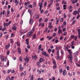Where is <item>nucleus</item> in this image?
Listing matches in <instances>:
<instances>
[{
    "instance_id": "f257e3e1",
    "label": "nucleus",
    "mask_w": 80,
    "mask_h": 80,
    "mask_svg": "<svg viewBox=\"0 0 80 80\" xmlns=\"http://www.w3.org/2000/svg\"><path fill=\"white\" fill-rule=\"evenodd\" d=\"M35 26H33L31 31L28 32L27 37H29V36L32 37V35H33V32H34V31H35Z\"/></svg>"
},
{
    "instance_id": "f03ea898",
    "label": "nucleus",
    "mask_w": 80,
    "mask_h": 80,
    "mask_svg": "<svg viewBox=\"0 0 80 80\" xmlns=\"http://www.w3.org/2000/svg\"><path fill=\"white\" fill-rule=\"evenodd\" d=\"M68 58L69 59V62L71 63H72V60H73V58L72 57V56H68Z\"/></svg>"
},
{
    "instance_id": "7ed1b4c3",
    "label": "nucleus",
    "mask_w": 80,
    "mask_h": 80,
    "mask_svg": "<svg viewBox=\"0 0 80 80\" xmlns=\"http://www.w3.org/2000/svg\"><path fill=\"white\" fill-rule=\"evenodd\" d=\"M5 57H4V56L3 55H0V59H1V62H4V61H5L6 62V60L5 59Z\"/></svg>"
},
{
    "instance_id": "20e7f679",
    "label": "nucleus",
    "mask_w": 80,
    "mask_h": 80,
    "mask_svg": "<svg viewBox=\"0 0 80 80\" xmlns=\"http://www.w3.org/2000/svg\"><path fill=\"white\" fill-rule=\"evenodd\" d=\"M24 60L25 62H26L27 63H28V62H29V60H30V59H29V58H27V57H26Z\"/></svg>"
},
{
    "instance_id": "39448f33",
    "label": "nucleus",
    "mask_w": 80,
    "mask_h": 80,
    "mask_svg": "<svg viewBox=\"0 0 80 80\" xmlns=\"http://www.w3.org/2000/svg\"><path fill=\"white\" fill-rule=\"evenodd\" d=\"M52 22H50L49 23V25H48V28H49V29H51V28H53V26L52 25Z\"/></svg>"
},
{
    "instance_id": "423d86ee",
    "label": "nucleus",
    "mask_w": 80,
    "mask_h": 80,
    "mask_svg": "<svg viewBox=\"0 0 80 80\" xmlns=\"http://www.w3.org/2000/svg\"><path fill=\"white\" fill-rule=\"evenodd\" d=\"M10 44L8 43L6 45L5 47V48L6 50H8V48H10Z\"/></svg>"
},
{
    "instance_id": "0eeeda50",
    "label": "nucleus",
    "mask_w": 80,
    "mask_h": 80,
    "mask_svg": "<svg viewBox=\"0 0 80 80\" xmlns=\"http://www.w3.org/2000/svg\"><path fill=\"white\" fill-rule=\"evenodd\" d=\"M39 15H35L33 16V18H36V19H38L39 18Z\"/></svg>"
},
{
    "instance_id": "6e6552de",
    "label": "nucleus",
    "mask_w": 80,
    "mask_h": 80,
    "mask_svg": "<svg viewBox=\"0 0 80 80\" xmlns=\"http://www.w3.org/2000/svg\"><path fill=\"white\" fill-rule=\"evenodd\" d=\"M15 6H17L18 5V3H19V1H17V0H15Z\"/></svg>"
},
{
    "instance_id": "1a4fd4ad",
    "label": "nucleus",
    "mask_w": 80,
    "mask_h": 80,
    "mask_svg": "<svg viewBox=\"0 0 80 80\" xmlns=\"http://www.w3.org/2000/svg\"><path fill=\"white\" fill-rule=\"evenodd\" d=\"M33 21L32 19V18H30L29 19V24H31V25L33 24Z\"/></svg>"
},
{
    "instance_id": "9d476101",
    "label": "nucleus",
    "mask_w": 80,
    "mask_h": 80,
    "mask_svg": "<svg viewBox=\"0 0 80 80\" xmlns=\"http://www.w3.org/2000/svg\"><path fill=\"white\" fill-rule=\"evenodd\" d=\"M58 33L59 34L62 33V29H58Z\"/></svg>"
},
{
    "instance_id": "9b49d317",
    "label": "nucleus",
    "mask_w": 80,
    "mask_h": 80,
    "mask_svg": "<svg viewBox=\"0 0 80 80\" xmlns=\"http://www.w3.org/2000/svg\"><path fill=\"white\" fill-rule=\"evenodd\" d=\"M77 14H79V13H78V11L77 10L74 11L73 13L74 15H76Z\"/></svg>"
},
{
    "instance_id": "f8f14e48",
    "label": "nucleus",
    "mask_w": 80,
    "mask_h": 80,
    "mask_svg": "<svg viewBox=\"0 0 80 80\" xmlns=\"http://www.w3.org/2000/svg\"><path fill=\"white\" fill-rule=\"evenodd\" d=\"M26 32H24L23 30H21L20 32V36H21V35H22L23 34V33H25Z\"/></svg>"
},
{
    "instance_id": "ddd939ff",
    "label": "nucleus",
    "mask_w": 80,
    "mask_h": 80,
    "mask_svg": "<svg viewBox=\"0 0 80 80\" xmlns=\"http://www.w3.org/2000/svg\"><path fill=\"white\" fill-rule=\"evenodd\" d=\"M36 37H37V36L36 35V34H34L32 38V40H34V39H36Z\"/></svg>"
},
{
    "instance_id": "4468645a",
    "label": "nucleus",
    "mask_w": 80,
    "mask_h": 80,
    "mask_svg": "<svg viewBox=\"0 0 80 80\" xmlns=\"http://www.w3.org/2000/svg\"><path fill=\"white\" fill-rule=\"evenodd\" d=\"M3 25L4 27H6V26H7V27H8L9 25V24L8 23H6V22H4L3 24Z\"/></svg>"
},
{
    "instance_id": "2eb2a0df",
    "label": "nucleus",
    "mask_w": 80,
    "mask_h": 80,
    "mask_svg": "<svg viewBox=\"0 0 80 80\" xmlns=\"http://www.w3.org/2000/svg\"><path fill=\"white\" fill-rule=\"evenodd\" d=\"M42 53L43 55H45V56H46V55L47 54V52H46L43 51L42 52Z\"/></svg>"
},
{
    "instance_id": "dca6fc26",
    "label": "nucleus",
    "mask_w": 80,
    "mask_h": 80,
    "mask_svg": "<svg viewBox=\"0 0 80 80\" xmlns=\"http://www.w3.org/2000/svg\"><path fill=\"white\" fill-rule=\"evenodd\" d=\"M58 23H59V19H57L56 22V25H58Z\"/></svg>"
},
{
    "instance_id": "f3484780",
    "label": "nucleus",
    "mask_w": 80,
    "mask_h": 80,
    "mask_svg": "<svg viewBox=\"0 0 80 80\" xmlns=\"http://www.w3.org/2000/svg\"><path fill=\"white\" fill-rule=\"evenodd\" d=\"M67 73V72L65 70H64L63 71V75H66V74Z\"/></svg>"
},
{
    "instance_id": "a211bd4d",
    "label": "nucleus",
    "mask_w": 80,
    "mask_h": 80,
    "mask_svg": "<svg viewBox=\"0 0 80 80\" xmlns=\"http://www.w3.org/2000/svg\"><path fill=\"white\" fill-rule=\"evenodd\" d=\"M36 5H37V3L35 2L33 3V7H36Z\"/></svg>"
},
{
    "instance_id": "6ab92c4d",
    "label": "nucleus",
    "mask_w": 80,
    "mask_h": 80,
    "mask_svg": "<svg viewBox=\"0 0 80 80\" xmlns=\"http://www.w3.org/2000/svg\"><path fill=\"white\" fill-rule=\"evenodd\" d=\"M20 70H23V67H22V66L21 65H20Z\"/></svg>"
},
{
    "instance_id": "aec40b11",
    "label": "nucleus",
    "mask_w": 80,
    "mask_h": 80,
    "mask_svg": "<svg viewBox=\"0 0 80 80\" xmlns=\"http://www.w3.org/2000/svg\"><path fill=\"white\" fill-rule=\"evenodd\" d=\"M42 4H43V2H40L39 4V7H42Z\"/></svg>"
},
{
    "instance_id": "412c9836",
    "label": "nucleus",
    "mask_w": 80,
    "mask_h": 80,
    "mask_svg": "<svg viewBox=\"0 0 80 80\" xmlns=\"http://www.w3.org/2000/svg\"><path fill=\"white\" fill-rule=\"evenodd\" d=\"M56 68H57V64H54L53 66V69H55Z\"/></svg>"
},
{
    "instance_id": "4be33fe9",
    "label": "nucleus",
    "mask_w": 80,
    "mask_h": 80,
    "mask_svg": "<svg viewBox=\"0 0 80 80\" xmlns=\"http://www.w3.org/2000/svg\"><path fill=\"white\" fill-rule=\"evenodd\" d=\"M39 62L42 63V62H43V59H42V58H41L40 59H39Z\"/></svg>"
},
{
    "instance_id": "5701e85b",
    "label": "nucleus",
    "mask_w": 80,
    "mask_h": 80,
    "mask_svg": "<svg viewBox=\"0 0 80 80\" xmlns=\"http://www.w3.org/2000/svg\"><path fill=\"white\" fill-rule=\"evenodd\" d=\"M12 29L14 30H15L17 29V27L15 26H14L12 27Z\"/></svg>"
},
{
    "instance_id": "b1692460",
    "label": "nucleus",
    "mask_w": 80,
    "mask_h": 80,
    "mask_svg": "<svg viewBox=\"0 0 80 80\" xmlns=\"http://www.w3.org/2000/svg\"><path fill=\"white\" fill-rule=\"evenodd\" d=\"M71 39H73V38H75V36H74V35H72L71 36Z\"/></svg>"
},
{
    "instance_id": "393cba45",
    "label": "nucleus",
    "mask_w": 80,
    "mask_h": 80,
    "mask_svg": "<svg viewBox=\"0 0 80 80\" xmlns=\"http://www.w3.org/2000/svg\"><path fill=\"white\" fill-rule=\"evenodd\" d=\"M62 72H63V69H60L59 70L60 73H62Z\"/></svg>"
},
{
    "instance_id": "a878e982",
    "label": "nucleus",
    "mask_w": 80,
    "mask_h": 80,
    "mask_svg": "<svg viewBox=\"0 0 80 80\" xmlns=\"http://www.w3.org/2000/svg\"><path fill=\"white\" fill-rule=\"evenodd\" d=\"M19 61H20L21 62H22V57H20V58H19Z\"/></svg>"
},
{
    "instance_id": "bb28decb",
    "label": "nucleus",
    "mask_w": 80,
    "mask_h": 80,
    "mask_svg": "<svg viewBox=\"0 0 80 80\" xmlns=\"http://www.w3.org/2000/svg\"><path fill=\"white\" fill-rule=\"evenodd\" d=\"M47 2H45L44 5V7H46V5H47Z\"/></svg>"
},
{
    "instance_id": "cd10ccee",
    "label": "nucleus",
    "mask_w": 80,
    "mask_h": 80,
    "mask_svg": "<svg viewBox=\"0 0 80 80\" xmlns=\"http://www.w3.org/2000/svg\"><path fill=\"white\" fill-rule=\"evenodd\" d=\"M34 58L35 60H37V55H35L34 56Z\"/></svg>"
},
{
    "instance_id": "c85d7f7f",
    "label": "nucleus",
    "mask_w": 80,
    "mask_h": 80,
    "mask_svg": "<svg viewBox=\"0 0 80 80\" xmlns=\"http://www.w3.org/2000/svg\"><path fill=\"white\" fill-rule=\"evenodd\" d=\"M63 20H64L63 18H62L60 20L61 22H62L63 21Z\"/></svg>"
},
{
    "instance_id": "c756f323",
    "label": "nucleus",
    "mask_w": 80,
    "mask_h": 80,
    "mask_svg": "<svg viewBox=\"0 0 80 80\" xmlns=\"http://www.w3.org/2000/svg\"><path fill=\"white\" fill-rule=\"evenodd\" d=\"M75 42L74 41H72V42H71V46H73L74 45V42Z\"/></svg>"
},
{
    "instance_id": "7c9ffc66",
    "label": "nucleus",
    "mask_w": 80,
    "mask_h": 80,
    "mask_svg": "<svg viewBox=\"0 0 80 80\" xmlns=\"http://www.w3.org/2000/svg\"><path fill=\"white\" fill-rule=\"evenodd\" d=\"M78 13H80V8H78Z\"/></svg>"
},
{
    "instance_id": "2f4dec72",
    "label": "nucleus",
    "mask_w": 80,
    "mask_h": 80,
    "mask_svg": "<svg viewBox=\"0 0 80 80\" xmlns=\"http://www.w3.org/2000/svg\"><path fill=\"white\" fill-rule=\"evenodd\" d=\"M53 63L54 65L57 64H56L55 60H53Z\"/></svg>"
},
{
    "instance_id": "473e14b6",
    "label": "nucleus",
    "mask_w": 80,
    "mask_h": 80,
    "mask_svg": "<svg viewBox=\"0 0 80 80\" xmlns=\"http://www.w3.org/2000/svg\"><path fill=\"white\" fill-rule=\"evenodd\" d=\"M66 5H64L63 6L64 10H65V9H66Z\"/></svg>"
},
{
    "instance_id": "72a5a7b5",
    "label": "nucleus",
    "mask_w": 80,
    "mask_h": 80,
    "mask_svg": "<svg viewBox=\"0 0 80 80\" xmlns=\"http://www.w3.org/2000/svg\"><path fill=\"white\" fill-rule=\"evenodd\" d=\"M67 15H66V14L64 13V18H66Z\"/></svg>"
},
{
    "instance_id": "f704fd0d",
    "label": "nucleus",
    "mask_w": 80,
    "mask_h": 80,
    "mask_svg": "<svg viewBox=\"0 0 80 80\" xmlns=\"http://www.w3.org/2000/svg\"><path fill=\"white\" fill-rule=\"evenodd\" d=\"M41 47H42V45H39L38 47V49H39V50H40Z\"/></svg>"
},
{
    "instance_id": "c9c22d12",
    "label": "nucleus",
    "mask_w": 80,
    "mask_h": 80,
    "mask_svg": "<svg viewBox=\"0 0 80 80\" xmlns=\"http://www.w3.org/2000/svg\"><path fill=\"white\" fill-rule=\"evenodd\" d=\"M52 51V49H49L48 50V52L49 53H50V52Z\"/></svg>"
},
{
    "instance_id": "e433bc0d",
    "label": "nucleus",
    "mask_w": 80,
    "mask_h": 80,
    "mask_svg": "<svg viewBox=\"0 0 80 80\" xmlns=\"http://www.w3.org/2000/svg\"><path fill=\"white\" fill-rule=\"evenodd\" d=\"M25 52H26L27 53H28V50L27 48H25Z\"/></svg>"
},
{
    "instance_id": "4c0bfd02",
    "label": "nucleus",
    "mask_w": 80,
    "mask_h": 80,
    "mask_svg": "<svg viewBox=\"0 0 80 80\" xmlns=\"http://www.w3.org/2000/svg\"><path fill=\"white\" fill-rule=\"evenodd\" d=\"M63 24L64 25H67V22H66V21H64L63 23Z\"/></svg>"
},
{
    "instance_id": "58836bf2",
    "label": "nucleus",
    "mask_w": 80,
    "mask_h": 80,
    "mask_svg": "<svg viewBox=\"0 0 80 80\" xmlns=\"http://www.w3.org/2000/svg\"><path fill=\"white\" fill-rule=\"evenodd\" d=\"M68 75L69 77H72V74H70V73L69 72L68 73Z\"/></svg>"
},
{
    "instance_id": "ea45409f",
    "label": "nucleus",
    "mask_w": 80,
    "mask_h": 80,
    "mask_svg": "<svg viewBox=\"0 0 80 80\" xmlns=\"http://www.w3.org/2000/svg\"><path fill=\"white\" fill-rule=\"evenodd\" d=\"M23 75V72H22L20 74V76L21 77H22Z\"/></svg>"
},
{
    "instance_id": "a19ab883",
    "label": "nucleus",
    "mask_w": 80,
    "mask_h": 80,
    "mask_svg": "<svg viewBox=\"0 0 80 80\" xmlns=\"http://www.w3.org/2000/svg\"><path fill=\"white\" fill-rule=\"evenodd\" d=\"M75 59L76 62H78V58H77V57H76Z\"/></svg>"
},
{
    "instance_id": "79ce46f5",
    "label": "nucleus",
    "mask_w": 80,
    "mask_h": 80,
    "mask_svg": "<svg viewBox=\"0 0 80 80\" xmlns=\"http://www.w3.org/2000/svg\"><path fill=\"white\" fill-rule=\"evenodd\" d=\"M58 40L57 39L55 41V43H58Z\"/></svg>"
},
{
    "instance_id": "37998d69",
    "label": "nucleus",
    "mask_w": 80,
    "mask_h": 80,
    "mask_svg": "<svg viewBox=\"0 0 80 80\" xmlns=\"http://www.w3.org/2000/svg\"><path fill=\"white\" fill-rule=\"evenodd\" d=\"M61 54H62V55H63V54H64V52H63V51L62 50L61 51Z\"/></svg>"
},
{
    "instance_id": "c03bdc74",
    "label": "nucleus",
    "mask_w": 80,
    "mask_h": 80,
    "mask_svg": "<svg viewBox=\"0 0 80 80\" xmlns=\"http://www.w3.org/2000/svg\"><path fill=\"white\" fill-rule=\"evenodd\" d=\"M72 6H70L69 7V10H70V9H72Z\"/></svg>"
},
{
    "instance_id": "a18cd8bd",
    "label": "nucleus",
    "mask_w": 80,
    "mask_h": 80,
    "mask_svg": "<svg viewBox=\"0 0 80 80\" xmlns=\"http://www.w3.org/2000/svg\"><path fill=\"white\" fill-rule=\"evenodd\" d=\"M11 12H14V10H13V8L12 7L11 8Z\"/></svg>"
},
{
    "instance_id": "49530a36",
    "label": "nucleus",
    "mask_w": 80,
    "mask_h": 80,
    "mask_svg": "<svg viewBox=\"0 0 80 80\" xmlns=\"http://www.w3.org/2000/svg\"><path fill=\"white\" fill-rule=\"evenodd\" d=\"M17 45L18 47H19V46H20V43H19V42H17Z\"/></svg>"
},
{
    "instance_id": "de8ad7c7",
    "label": "nucleus",
    "mask_w": 80,
    "mask_h": 80,
    "mask_svg": "<svg viewBox=\"0 0 80 80\" xmlns=\"http://www.w3.org/2000/svg\"><path fill=\"white\" fill-rule=\"evenodd\" d=\"M42 20H43V19H42V18H40L39 20L38 21L39 22H42Z\"/></svg>"
},
{
    "instance_id": "09e8293b",
    "label": "nucleus",
    "mask_w": 80,
    "mask_h": 80,
    "mask_svg": "<svg viewBox=\"0 0 80 80\" xmlns=\"http://www.w3.org/2000/svg\"><path fill=\"white\" fill-rule=\"evenodd\" d=\"M5 11L4 10H3L2 11V15H4V14H5Z\"/></svg>"
},
{
    "instance_id": "8fccbe9b",
    "label": "nucleus",
    "mask_w": 80,
    "mask_h": 80,
    "mask_svg": "<svg viewBox=\"0 0 80 80\" xmlns=\"http://www.w3.org/2000/svg\"><path fill=\"white\" fill-rule=\"evenodd\" d=\"M67 32H64V33L63 34V35L64 36H65V35H67Z\"/></svg>"
},
{
    "instance_id": "3c124183",
    "label": "nucleus",
    "mask_w": 80,
    "mask_h": 80,
    "mask_svg": "<svg viewBox=\"0 0 80 80\" xmlns=\"http://www.w3.org/2000/svg\"><path fill=\"white\" fill-rule=\"evenodd\" d=\"M67 69L68 70H70V67L68 66H67Z\"/></svg>"
},
{
    "instance_id": "603ef678",
    "label": "nucleus",
    "mask_w": 80,
    "mask_h": 80,
    "mask_svg": "<svg viewBox=\"0 0 80 80\" xmlns=\"http://www.w3.org/2000/svg\"><path fill=\"white\" fill-rule=\"evenodd\" d=\"M76 22V21L75 20H74L72 22V25H74L75 24V23Z\"/></svg>"
},
{
    "instance_id": "864d4df0",
    "label": "nucleus",
    "mask_w": 80,
    "mask_h": 80,
    "mask_svg": "<svg viewBox=\"0 0 80 80\" xmlns=\"http://www.w3.org/2000/svg\"><path fill=\"white\" fill-rule=\"evenodd\" d=\"M13 78H14V77L12 76L10 78V80H13Z\"/></svg>"
},
{
    "instance_id": "5fc2aeb1",
    "label": "nucleus",
    "mask_w": 80,
    "mask_h": 80,
    "mask_svg": "<svg viewBox=\"0 0 80 80\" xmlns=\"http://www.w3.org/2000/svg\"><path fill=\"white\" fill-rule=\"evenodd\" d=\"M7 55H9V54L10 53V51H8L7 52Z\"/></svg>"
},
{
    "instance_id": "6e6d98bb",
    "label": "nucleus",
    "mask_w": 80,
    "mask_h": 80,
    "mask_svg": "<svg viewBox=\"0 0 80 80\" xmlns=\"http://www.w3.org/2000/svg\"><path fill=\"white\" fill-rule=\"evenodd\" d=\"M52 38H53V37H51L49 38L48 40H51V39H52Z\"/></svg>"
},
{
    "instance_id": "4d7b16f0",
    "label": "nucleus",
    "mask_w": 80,
    "mask_h": 80,
    "mask_svg": "<svg viewBox=\"0 0 80 80\" xmlns=\"http://www.w3.org/2000/svg\"><path fill=\"white\" fill-rule=\"evenodd\" d=\"M80 18V15L79 14L77 16V19H78V18Z\"/></svg>"
},
{
    "instance_id": "13d9d810",
    "label": "nucleus",
    "mask_w": 80,
    "mask_h": 80,
    "mask_svg": "<svg viewBox=\"0 0 80 80\" xmlns=\"http://www.w3.org/2000/svg\"><path fill=\"white\" fill-rule=\"evenodd\" d=\"M42 70H40L39 71V74H40V73H42Z\"/></svg>"
},
{
    "instance_id": "bf43d9fd",
    "label": "nucleus",
    "mask_w": 80,
    "mask_h": 80,
    "mask_svg": "<svg viewBox=\"0 0 80 80\" xmlns=\"http://www.w3.org/2000/svg\"><path fill=\"white\" fill-rule=\"evenodd\" d=\"M7 15H9L10 14V11L8 10L7 12Z\"/></svg>"
},
{
    "instance_id": "052dcab7",
    "label": "nucleus",
    "mask_w": 80,
    "mask_h": 80,
    "mask_svg": "<svg viewBox=\"0 0 80 80\" xmlns=\"http://www.w3.org/2000/svg\"><path fill=\"white\" fill-rule=\"evenodd\" d=\"M33 80V75L31 76V79L30 80Z\"/></svg>"
},
{
    "instance_id": "680f3d73",
    "label": "nucleus",
    "mask_w": 80,
    "mask_h": 80,
    "mask_svg": "<svg viewBox=\"0 0 80 80\" xmlns=\"http://www.w3.org/2000/svg\"><path fill=\"white\" fill-rule=\"evenodd\" d=\"M9 65V61L8 60V62H7V66H8Z\"/></svg>"
},
{
    "instance_id": "e2e57ef3",
    "label": "nucleus",
    "mask_w": 80,
    "mask_h": 80,
    "mask_svg": "<svg viewBox=\"0 0 80 80\" xmlns=\"http://www.w3.org/2000/svg\"><path fill=\"white\" fill-rule=\"evenodd\" d=\"M28 6H29V8H32V4L29 5Z\"/></svg>"
},
{
    "instance_id": "0e129e2a",
    "label": "nucleus",
    "mask_w": 80,
    "mask_h": 80,
    "mask_svg": "<svg viewBox=\"0 0 80 80\" xmlns=\"http://www.w3.org/2000/svg\"><path fill=\"white\" fill-rule=\"evenodd\" d=\"M12 73H15V70H12Z\"/></svg>"
},
{
    "instance_id": "69168bd1",
    "label": "nucleus",
    "mask_w": 80,
    "mask_h": 80,
    "mask_svg": "<svg viewBox=\"0 0 80 80\" xmlns=\"http://www.w3.org/2000/svg\"><path fill=\"white\" fill-rule=\"evenodd\" d=\"M71 48H72V49H74L75 48V46H71Z\"/></svg>"
},
{
    "instance_id": "338daca9",
    "label": "nucleus",
    "mask_w": 80,
    "mask_h": 80,
    "mask_svg": "<svg viewBox=\"0 0 80 80\" xmlns=\"http://www.w3.org/2000/svg\"><path fill=\"white\" fill-rule=\"evenodd\" d=\"M78 35H80V29H78Z\"/></svg>"
},
{
    "instance_id": "774afa93",
    "label": "nucleus",
    "mask_w": 80,
    "mask_h": 80,
    "mask_svg": "<svg viewBox=\"0 0 80 80\" xmlns=\"http://www.w3.org/2000/svg\"><path fill=\"white\" fill-rule=\"evenodd\" d=\"M10 42H11V43H13V39H10Z\"/></svg>"
}]
</instances>
